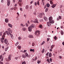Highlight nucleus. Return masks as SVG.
Returning <instances> with one entry per match:
<instances>
[{"label": "nucleus", "mask_w": 64, "mask_h": 64, "mask_svg": "<svg viewBox=\"0 0 64 64\" xmlns=\"http://www.w3.org/2000/svg\"><path fill=\"white\" fill-rule=\"evenodd\" d=\"M48 19L49 20V22L50 23L52 24H53L54 23V20H53V18L51 16L50 17L48 18Z\"/></svg>", "instance_id": "nucleus-1"}, {"label": "nucleus", "mask_w": 64, "mask_h": 64, "mask_svg": "<svg viewBox=\"0 0 64 64\" xmlns=\"http://www.w3.org/2000/svg\"><path fill=\"white\" fill-rule=\"evenodd\" d=\"M40 34V31L39 30H37L35 32V35L36 36H38V35Z\"/></svg>", "instance_id": "nucleus-2"}, {"label": "nucleus", "mask_w": 64, "mask_h": 64, "mask_svg": "<svg viewBox=\"0 0 64 64\" xmlns=\"http://www.w3.org/2000/svg\"><path fill=\"white\" fill-rule=\"evenodd\" d=\"M43 15V16H45V14L44 13H42V14H40L38 15L39 17L40 18H42V15Z\"/></svg>", "instance_id": "nucleus-3"}, {"label": "nucleus", "mask_w": 64, "mask_h": 64, "mask_svg": "<svg viewBox=\"0 0 64 64\" xmlns=\"http://www.w3.org/2000/svg\"><path fill=\"white\" fill-rule=\"evenodd\" d=\"M4 42L6 44H8V45L9 44V43H8V41H7V40L6 39L4 40Z\"/></svg>", "instance_id": "nucleus-4"}, {"label": "nucleus", "mask_w": 64, "mask_h": 64, "mask_svg": "<svg viewBox=\"0 0 64 64\" xmlns=\"http://www.w3.org/2000/svg\"><path fill=\"white\" fill-rule=\"evenodd\" d=\"M8 33H9V34H10L11 33H12V30H10V28H9L8 29Z\"/></svg>", "instance_id": "nucleus-5"}, {"label": "nucleus", "mask_w": 64, "mask_h": 64, "mask_svg": "<svg viewBox=\"0 0 64 64\" xmlns=\"http://www.w3.org/2000/svg\"><path fill=\"white\" fill-rule=\"evenodd\" d=\"M6 33L7 35H8V36H10V34H9V33L8 32V31H6V32H4V35H6Z\"/></svg>", "instance_id": "nucleus-6"}, {"label": "nucleus", "mask_w": 64, "mask_h": 64, "mask_svg": "<svg viewBox=\"0 0 64 64\" xmlns=\"http://www.w3.org/2000/svg\"><path fill=\"white\" fill-rule=\"evenodd\" d=\"M32 28H33L30 26L28 27V29L29 31H30V32H31V31H32Z\"/></svg>", "instance_id": "nucleus-7"}, {"label": "nucleus", "mask_w": 64, "mask_h": 64, "mask_svg": "<svg viewBox=\"0 0 64 64\" xmlns=\"http://www.w3.org/2000/svg\"><path fill=\"white\" fill-rule=\"evenodd\" d=\"M51 23H50V22H47V24L48 26V27H50V26L51 25Z\"/></svg>", "instance_id": "nucleus-8"}, {"label": "nucleus", "mask_w": 64, "mask_h": 64, "mask_svg": "<svg viewBox=\"0 0 64 64\" xmlns=\"http://www.w3.org/2000/svg\"><path fill=\"white\" fill-rule=\"evenodd\" d=\"M7 5L8 6H9V5H10V0H7Z\"/></svg>", "instance_id": "nucleus-9"}, {"label": "nucleus", "mask_w": 64, "mask_h": 64, "mask_svg": "<svg viewBox=\"0 0 64 64\" xmlns=\"http://www.w3.org/2000/svg\"><path fill=\"white\" fill-rule=\"evenodd\" d=\"M5 22L6 23H8L9 22V19L8 18H6L5 19Z\"/></svg>", "instance_id": "nucleus-10"}, {"label": "nucleus", "mask_w": 64, "mask_h": 64, "mask_svg": "<svg viewBox=\"0 0 64 64\" xmlns=\"http://www.w3.org/2000/svg\"><path fill=\"white\" fill-rule=\"evenodd\" d=\"M56 5L57 4H53L52 5V6H51V7H52V8H54V7H56Z\"/></svg>", "instance_id": "nucleus-11"}, {"label": "nucleus", "mask_w": 64, "mask_h": 64, "mask_svg": "<svg viewBox=\"0 0 64 64\" xmlns=\"http://www.w3.org/2000/svg\"><path fill=\"white\" fill-rule=\"evenodd\" d=\"M9 34H10V35L12 39H13L14 38V36H13V35L10 33Z\"/></svg>", "instance_id": "nucleus-12"}, {"label": "nucleus", "mask_w": 64, "mask_h": 64, "mask_svg": "<svg viewBox=\"0 0 64 64\" xmlns=\"http://www.w3.org/2000/svg\"><path fill=\"white\" fill-rule=\"evenodd\" d=\"M12 54H10V55L8 57V58L10 60H11V57H12Z\"/></svg>", "instance_id": "nucleus-13"}, {"label": "nucleus", "mask_w": 64, "mask_h": 64, "mask_svg": "<svg viewBox=\"0 0 64 64\" xmlns=\"http://www.w3.org/2000/svg\"><path fill=\"white\" fill-rule=\"evenodd\" d=\"M44 20H45V21H47V20H48V19H47V17H46L44 16Z\"/></svg>", "instance_id": "nucleus-14"}, {"label": "nucleus", "mask_w": 64, "mask_h": 64, "mask_svg": "<svg viewBox=\"0 0 64 64\" xmlns=\"http://www.w3.org/2000/svg\"><path fill=\"white\" fill-rule=\"evenodd\" d=\"M8 25L9 27H10L11 28H12V26H13L12 25L9 23L8 24Z\"/></svg>", "instance_id": "nucleus-15"}, {"label": "nucleus", "mask_w": 64, "mask_h": 64, "mask_svg": "<svg viewBox=\"0 0 64 64\" xmlns=\"http://www.w3.org/2000/svg\"><path fill=\"white\" fill-rule=\"evenodd\" d=\"M34 23H38V20H37V19H36L34 21Z\"/></svg>", "instance_id": "nucleus-16"}, {"label": "nucleus", "mask_w": 64, "mask_h": 64, "mask_svg": "<svg viewBox=\"0 0 64 64\" xmlns=\"http://www.w3.org/2000/svg\"><path fill=\"white\" fill-rule=\"evenodd\" d=\"M22 57L23 58H25L26 57L25 56V55H24V54H22Z\"/></svg>", "instance_id": "nucleus-17"}, {"label": "nucleus", "mask_w": 64, "mask_h": 64, "mask_svg": "<svg viewBox=\"0 0 64 64\" xmlns=\"http://www.w3.org/2000/svg\"><path fill=\"white\" fill-rule=\"evenodd\" d=\"M9 48V47H8L7 48H6L4 49L5 51L6 52L7 51V50Z\"/></svg>", "instance_id": "nucleus-18"}, {"label": "nucleus", "mask_w": 64, "mask_h": 64, "mask_svg": "<svg viewBox=\"0 0 64 64\" xmlns=\"http://www.w3.org/2000/svg\"><path fill=\"white\" fill-rule=\"evenodd\" d=\"M50 4H51V5H53V4H54L53 2H52V0H50Z\"/></svg>", "instance_id": "nucleus-19"}, {"label": "nucleus", "mask_w": 64, "mask_h": 64, "mask_svg": "<svg viewBox=\"0 0 64 64\" xmlns=\"http://www.w3.org/2000/svg\"><path fill=\"white\" fill-rule=\"evenodd\" d=\"M29 37H30V38H33V35H29L28 36Z\"/></svg>", "instance_id": "nucleus-20"}, {"label": "nucleus", "mask_w": 64, "mask_h": 64, "mask_svg": "<svg viewBox=\"0 0 64 64\" xmlns=\"http://www.w3.org/2000/svg\"><path fill=\"white\" fill-rule=\"evenodd\" d=\"M26 10H28L29 9V6L28 5H26Z\"/></svg>", "instance_id": "nucleus-21"}, {"label": "nucleus", "mask_w": 64, "mask_h": 64, "mask_svg": "<svg viewBox=\"0 0 64 64\" xmlns=\"http://www.w3.org/2000/svg\"><path fill=\"white\" fill-rule=\"evenodd\" d=\"M35 26V25L33 24H32L30 27H32V28H34V26Z\"/></svg>", "instance_id": "nucleus-22"}, {"label": "nucleus", "mask_w": 64, "mask_h": 64, "mask_svg": "<svg viewBox=\"0 0 64 64\" xmlns=\"http://www.w3.org/2000/svg\"><path fill=\"white\" fill-rule=\"evenodd\" d=\"M49 56L50 57H51V56H52V54L51 52H50L49 54Z\"/></svg>", "instance_id": "nucleus-23"}, {"label": "nucleus", "mask_w": 64, "mask_h": 64, "mask_svg": "<svg viewBox=\"0 0 64 64\" xmlns=\"http://www.w3.org/2000/svg\"><path fill=\"white\" fill-rule=\"evenodd\" d=\"M30 52H31V51H32V52H34V49H33V50L32 49H30Z\"/></svg>", "instance_id": "nucleus-24"}, {"label": "nucleus", "mask_w": 64, "mask_h": 64, "mask_svg": "<svg viewBox=\"0 0 64 64\" xmlns=\"http://www.w3.org/2000/svg\"><path fill=\"white\" fill-rule=\"evenodd\" d=\"M17 47L19 49H21V46H17Z\"/></svg>", "instance_id": "nucleus-25"}, {"label": "nucleus", "mask_w": 64, "mask_h": 64, "mask_svg": "<svg viewBox=\"0 0 64 64\" xmlns=\"http://www.w3.org/2000/svg\"><path fill=\"white\" fill-rule=\"evenodd\" d=\"M46 61H48V63H50V59H49V58H48L47 60H46Z\"/></svg>", "instance_id": "nucleus-26"}, {"label": "nucleus", "mask_w": 64, "mask_h": 64, "mask_svg": "<svg viewBox=\"0 0 64 64\" xmlns=\"http://www.w3.org/2000/svg\"><path fill=\"white\" fill-rule=\"evenodd\" d=\"M25 55L26 57H27V56H28V54H27V52L25 53Z\"/></svg>", "instance_id": "nucleus-27"}, {"label": "nucleus", "mask_w": 64, "mask_h": 64, "mask_svg": "<svg viewBox=\"0 0 64 64\" xmlns=\"http://www.w3.org/2000/svg\"><path fill=\"white\" fill-rule=\"evenodd\" d=\"M37 4L39 6V5H40V4H39V1H37Z\"/></svg>", "instance_id": "nucleus-28"}, {"label": "nucleus", "mask_w": 64, "mask_h": 64, "mask_svg": "<svg viewBox=\"0 0 64 64\" xmlns=\"http://www.w3.org/2000/svg\"><path fill=\"white\" fill-rule=\"evenodd\" d=\"M46 6L47 7H49L50 6V4H46Z\"/></svg>", "instance_id": "nucleus-29"}, {"label": "nucleus", "mask_w": 64, "mask_h": 64, "mask_svg": "<svg viewBox=\"0 0 64 64\" xmlns=\"http://www.w3.org/2000/svg\"><path fill=\"white\" fill-rule=\"evenodd\" d=\"M32 6H30V9L31 10V9H32Z\"/></svg>", "instance_id": "nucleus-30"}, {"label": "nucleus", "mask_w": 64, "mask_h": 64, "mask_svg": "<svg viewBox=\"0 0 64 64\" xmlns=\"http://www.w3.org/2000/svg\"><path fill=\"white\" fill-rule=\"evenodd\" d=\"M6 61H10V60L8 58H6Z\"/></svg>", "instance_id": "nucleus-31"}, {"label": "nucleus", "mask_w": 64, "mask_h": 64, "mask_svg": "<svg viewBox=\"0 0 64 64\" xmlns=\"http://www.w3.org/2000/svg\"><path fill=\"white\" fill-rule=\"evenodd\" d=\"M39 26L40 28H42V25L40 24L39 25Z\"/></svg>", "instance_id": "nucleus-32"}, {"label": "nucleus", "mask_w": 64, "mask_h": 64, "mask_svg": "<svg viewBox=\"0 0 64 64\" xmlns=\"http://www.w3.org/2000/svg\"><path fill=\"white\" fill-rule=\"evenodd\" d=\"M44 51H45V50L44 48L43 49V50H42V53H43L44 52Z\"/></svg>", "instance_id": "nucleus-33"}, {"label": "nucleus", "mask_w": 64, "mask_h": 64, "mask_svg": "<svg viewBox=\"0 0 64 64\" xmlns=\"http://www.w3.org/2000/svg\"><path fill=\"white\" fill-rule=\"evenodd\" d=\"M22 30L23 31H25V30H26V28H22Z\"/></svg>", "instance_id": "nucleus-34"}, {"label": "nucleus", "mask_w": 64, "mask_h": 64, "mask_svg": "<svg viewBox=\"0 0 64 64\" xmlns=\"http://www.w3.org/2000/svg\"><path fill=\"white\" fill-rule=\"evenodd\" d=\"M18 4H19V6H22V4H21L19 3V2H18Z\"/></svg>", "instance_id": "nucleus-35"}, {"label": "nucleus", "mask_w": 64, "mask_h": 64, "mask_svg": "<svg viewBox=\"0 0 64 64\" xmlns=\"http://www.w3.org/2000/svg\"><path fill=\"white\" fill-rule=\"evenodd\" d=\"M58 18L59 19H62V17H61V16H58Z\"/></svg>", "instance_id": "nucleus-36"}, {"label": "nucleus", "mask_w": 64, "mask_h": 64, "mask_svg": "<svg viewBox=\"0 0 64 64\" xmlns=\"http://www.w3.org/2000/svg\"><path fill=\"white\" fill-rule=\"evenodd\" d=\"M41 63V61L40 60L39 61V60H38V64H39L40 63Z\"/></svg>", "instance_id": "nucleus-37"}, {"label": "nucleus", "mask_w": 64, "mask_h": 64, "mask_svg": "<svg viewBox=\"0 0 64 64\" xmlns=\"http://www.w3.org/2000/svg\"><path fill=\"white\" fill-rule=\"evenodd\" d=\"M1 41L2 43H4V40H2V39H1Z\"/></svg>", "instance_id": "nucleus-38"}, {"label": "nucleus", "mask_w": 64, "mask_h": 64, "mask_svg": "<svg viewBox=\"0 0 64 64\" xmlns=\"http://www.w3.org/2000/svg\"><path fill=\"white\" fill-rule=\"evenodd\" d=\"M57 37H56V36H55L54 37V39H55V40H57Z\"/></svg>", "instance_id": "nucleus-39"}, {"label": "nucleus", "mask_w": 64, "mask_h": 64, "mask_svg": "<svg viewBox=\"0 0 64 64\" xmlns=\"http://www.w3.org/2000/svg\"><path fill=\"white\" fill-rule=\"evenodd\" d=\"M16 9H17V7H14V10H16Z\"/></svg>", "instance_id": "nucleus-40"}, {"label": "nucleus", "mask_w": 64, "mask_h": 64, "mask_svg": "<svg viewBox=\"0 0 64 64\" xmlns=\"http://www.w3.org/2000/svg\"><path fill=\"white\" fill-rule=\"evenodd\" d=\"M63 32L62 30L61 31V34L62 35H63Z\"/></svg>", "instance_id": "nucleus-41"}, {"label": "nucleus", "mask_w": 64, "mask_h": 64, "mask_svg": "<svg viewBox=\"0 0 64 64\" xmlns=\"http://www.w3.org/2000/svg\"><path fill=\"white\" fill-rule=\"evenodd\" d=\"M32 45V46H34L35 45V43L34 42H33Z\"/></svg>", "instance_id": "nucleus-42"}, {"label": "nucleus", "mask_w": 64, "mask_h": 64, "mask_svg": "<svg viewBox=\"0 0 64 64\" xmlns=\"http://www.w3.org/2000/svg\"><path fill=\"white\" fill-rule=\"evenodd\" d=\"M48 8H46V9L45 12H47L48 11Z\"/></svg>", "instance_id": "nucleus-43"}, {"label": "nucleus", "mask_w": 64, "mask_h": 64, "mask_svg": "<svg viewBox=\"0 0 64 64\" xmlns=\"http://www.w3.org/2000/svg\"><path fill=\"white\" fill-rule=\"evenodd\" d=\"M22 64H26L25 61H24L23 62H22Z\"/></svg>", "instance_id": "nucleus-44"}, {"label": "nucleus", "mask_w": 64, "mask_h": 64, "mask_svg": "<svg viewBox=\"0 0 64 64\" xmlns=\"http://www.w3.org/2000/svg\"><path fill=\"white\" fill-rule=\"evenodd\" d=\"M18 2L20 3H21L22 2V0H18Z\"/></svg>", "instance_id": "nucleus-45"}, {"label": "nucleus", "mask_w": 64, "mask_h": 64, "mask_svg": "<svg viewBox=\"0 0 64 64\" xmlns=\"http://www.w3.org/2000/svg\"><path fill=\"white\" fill-rule=\"evenodd\" d=\"M18 39L19 40H21V39L22 38H21L20 37H19L18 38Z\"/></svg>", "instance_id": "nucleus-46"}, {"label": "nucleus", "mask_w": 64, "mask_h": 64, "mask_svg": "<svg viewBox=\"0 0 64 64\" xmlns=\"http://www.w3.org/2000/svg\"><path fill=\"white\" fill-rule=\"evenodd\" d=\"M44 43H45V41H44L42 44V45H43V44H44Z\"/></svg>", "instance_id": "nucleus-47"}, {"label": "nucleus", "mask_w": 64, "mask_h": 64, "mask_svg": "<svg viewBox=\"0 0 64 64\" xmlns=\"http://www.w3.org/2000/svg\"><path fill=\"white\" fill-rule=\"evenodd\" d=\"M16 18L17 20H19V18H18V16H17Z\"/></svg>", "instance_id": "nucleus-48"}, {"label": "nucleus", "mask_w": 64, "mask_h": 64, "mask_svg": "<svg viewBox=\"0 0 64 64\" xmlns=\"http://www.w3.org/2000/svg\"><path fill=\"white\" fill-rule=\"evenodd\" d=\"M37 59V57H36L35 58L34 61H36V60Z\"/></svg>", "instance_id": "nucleus-49"}, {"label": "nucleus", "mask_w": 64, "mask_h": 64, "mask_svg": "<svg viewBox=\"0 0 64 64\" xmlns=\"http://www.w3.org/2000/svg\"><path fill=\"white\" fill-rule=\"evenodd\" d=\"M49 40H50V38H48L47 39V42H48V41H49Z\"/></svg>", "instance_id": "nucleus-50"}, {"label": "nucleus", "mask_w": 64, "mask_h": 64, "mask_svg": "<svg viewBox=\"0 0 64 64\" xmlns=\"http://www.w3.org/2000/svg\"><path fill=\"white\" fill-rule=\"evenodd\" d=\"M2 32H0V36H2Z\"/></svg>", "instance_id": "nucleus-51"}, {"label": "nucleus", "mask_w": 64, "mask_h": 64, "mask_svg": "<svg viewBox=\"0 0 64 64\" xmlns=\"http://www.w3.org/2000/svg\"><path fill=\"white\" fill-rule=\"evenodd\" d=\"M48 54H49V52H48L46 54V56H48Z\"/></svg>", "instance_id": "nucleus-52"}, {"label": "nucleus", "mask_w": 64, "mask_h": 64, "mask_svg": "<svg viewBox=\"0 0 64 64\" xmlns=\"http://www.w3.org/2000/svg\"><path fill=\"white\" fill-rule=\"evenodd\" d=\"M24 17L25 18H26V14H24Z\"/></svg>", "instance_id": "nucleus-53"}, {"label": "nucleus", "mask_w": 64, "mask_h": 64, "mask_svg": "<svg viewBox=\"0 0 64 64\" xmlns=\"http://www.w3.org/2000/svg\"><path fill=\"white\" fill-rule=\"evenodd\" d=\"M0 64H3V62H1V61H0Z\"/></svg>", "instance_id": "nucleus-54"}, {"label": "nucleus", "mask_w": 64, "mask_h": 64, "mask_svg": "<svg viewBox=\"0 0 64 64\" xmlns=\"http://www.w3.org/2000/svg\"><path fill=\"white\" fill-rule=\"evenodd\" d=\"M34 5L36 6H37V2H35Z\"/></svg>", "instance_id": "nucleus-55"}, {"label": "nucleus", "mask_w": 64, "mask_h": 64, "mask_svg": "<svg viewBox=\"0 0 64 64\" xmlns=\"http://www.w3.org/2000/svg\"><path fill=\"white\" fill-rule=\"evenodd\" d=\"M18 57H17L16 58H14L15 59H16V60H17L18 59Z\"/></svg>", "instance_id": "nucleus-56"}, {"label": "nucleus", "mask_w": 64, "mask_h": 64, "mask_svg": "<svg viewBox=\"0 0 64 64\" xmlns=\"http://www.w3.org/2000/svg\"><path fill=\"white\" fill-rule=\"evenodd\" d=\"M26 27H28V24H26Z\"/></svg>", "instance_id": "nucleus-57"}, {"label": "nucleus", "mask_w": 64, "mask_h": 64, "mask_svg": "<svg viewBox=\"0 0 64 64\" xmlns=\"http://www.w3.org/2000/svg\"><path fill=\"white\" fill-rule=\"evenodd\" d=\"M50 62H52V59L51 58H50Z\"/></svg>", "instance_id": "nucleus-58"}, {"label": "nucleus", "mask_w": 64, "mask_h": 64, "mask_svg": "<svg viewBox=\"0 0 64 64\" xmlns=\"http://www.w3.org/2000/svg\"><path fill=\"white\" fill-rule=\"evenodd\" d=\"M2 58V56L1 55L0 56V59H1Z\"/></svg>", "instance_id": "nucleus-59"}, {"label": "nucleus", "mask_w": 64, "mask_h": 64, "mask_svg": "<svg viewBox=\"0 0 64 64\" xmlns=\"http://www.w3.org/2000/svg\"><path fill=\"white\" fill-rule=\"evenodd\" d=\"M4 38H1V39H2V40H4Z\"/></svg>", "instance_id": "nucleus-60"}, {"label": "nucleus", "mask_w": 64, "mask_h": 64, "mask_svg": "<svg viewBox=\"0 0 64 64\" xmlns=\"http://www.w3.org/2000/svg\"><path fill=\"white\" fill-rule=\"evenodd\" d=\"M20 25L21 26H22V27H24V26L23 25V24H21Z\"/></svg>", "instance_id": "nucleus-61"}, {"label": "nucleus", "mask_w": 64, "mask_h": 64, "mask_svg": "<svg viewBox=\"0 0 64 64\" xmlns=\"http://www.w3.org/2000/svg\"><path fill=\"white\" fill-rule=\"evenodd\" d=\"M55 46V45H52L51 46V47H54Z\"/></svg>", "instance_id": "nucleus-62"}, {"label": "nucleus", "mask_w": 64, "mask_h": 64, "mask_svg": "<svg viewBox=\"0 0 64 64\" xmlns=\"http://www.w3.org/2000/svg\"><path fill=\"white\" fill-rule=\"evenodd\" d=\"M17 45H18L19 44V42H18L16 43Z\"/></svg>", "instance_id": "nucleus-63"}, {"label": "nucleus", "mask_w": 64, "mask_h": 64, "mask_svg": "<svg viewBox=\"0 0 64 64\" xmlns=\"http://www.w3.org/2000/svg\"><path fill=\"white\" fill-rule=\"evenodd\" d=\"M13 3H15V0H13Z\"/></svg>", "instance_id": "nucleus-64"}]
</instances>
